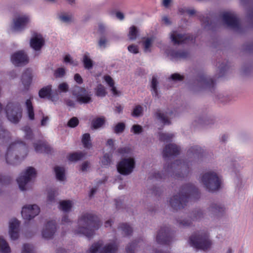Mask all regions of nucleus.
Segmentation results:
<instances>
[{
    "instance_id": "nucleus-1",
    "label": "nucleus",
    "mask_w": 253,
    "mask_h": 253,
    "mask_svg": "<svg viewBox=\"0 0 253 253\" xmlns=\"http://www.w3.org/2000/svg\"><path fill=\"white\" fill-rule=\"evenodd\" d=\"M80 220L84 223V226H79L76 230V233L91 239L102 225V222L96 214L86 212L82 215Z\"/></svg>"
},
{
    "instance_id": "nucleus-2",
    "label": "nucleus",
    "mask_w": 253,
    "mask_h": 253,
    "mask_svg": "<svg viewBox=\"0 0 253 253\" xmlns=\"http://www.w3.org/2000/svg\"><path fill=\"white\" fill-rule=\"evenodd\" d=\"M28 152V147L23 141H16L12 143L5 154L6 163L13 166L19 164L26 157Z\"/></svg>"
},
{
    "instance_id": "nucleus-3",
    "label": "nucleus",
    "mask_w": 253,
    "mask_h": 253,
    "mask_svg": "<svg viewBox=\"0 0 253 253\" xmlns=\"http://www.w3.org/2000/svg\"><path fill=\"white\" fill-rule=\"evenodd\" d=\"M189 246L196 251H207L212 246V243L207 233L194 232L188 238Z\"/></svg>"
},
{
    "instance_id": "nucleus-4",
    "label": "nucleus",
    "mask_w": 253,
    "mask_h": 253,
    "mask_svg": "<svg viewBox=\"0 0 253 253\" xmlns=\"http://www.w3.org/2000/svg\"><path fill=\"white\" fill-rule=\"evenodd\" d=\"M215 81L204 74H199L196 77L191 88L194 91L206 90L212 92L215 88Z\"/></svg>"
},
{
    "instance_id": "nucleus-5",
    "label": "nucleus",
    "mask_w": 253,
    "mask_h": 253,
    "mask_svg": "<svg viewBox=\"0 0 253 253\" xmlns=\"http://www.w3.org/2000/svg\"><path fill=\"white\" fill-rule=\"evenodd\" d=\"M201 181L206 190L211 193L222 189L221 178L219 175H201Z\"/></svg>"
},
{
    "instance_id": "nucleus-6",
    "label": "nucleus",
    "mask_w": 253,
    "mask_h": 253,
    "mask_svg": "<svg viewBox=\"0 0 253 253\" xmlns=\"http://www.w3.org/2000/svg\"><path fill=\"white\" fill-rule=\"evenodd\" d=\"M118 246L115 242L103 244L102 241L93 243L86 251V253H117Z\"/></svg>"
},
{
    "instance_id": "nucleus-7",
    "label": "nucleus",
    "mask_w": 253,
    "mask_h": 253,
    "mask_svg": "<svg viewBox=\"0 0 253 253\" xmlns=\"http://www.w3.org/2000/svg\"><path fill=\"white\" fill-rule=\"evenodd\" d=\"M5 113L8 120L17 124L22 118V109L18 102H8L5 107Z\"/></svg>"
},
{
    "instance_id": "nucleus-8",
    "label": "nucleus",
    "mask_w": 253,
    "mask_h": 253,
    "mask_svg": "<svg viewBox=\"0 0 253 253\" xmlns=\"http://www.w3.org/2000/svg\"><path fill=\"white\" fill-rule=\"evenodd\" d=\"M179 191L187 203L189 200H199L201 196L199 188L192 183L185 184Z\"/></svg>"
},
{
    "instance_id": "nucleus-9",
    "label": "nucleus",
    "mask_w": 253,
    "mask_h": 253,
    "mask_svg": "<svg viewBox=\"0 0 253 253\" xmlns=\"http://www.w3.org/2000/svg\"><path fill=\"white\" fill-rule=\"evenodd\" d=\"M222 18L225 24L234 32L239 34L245 33V28L243 27L240 23L239 19L234 14L225 12L222 14Z\"/></svg>"
},
{
    "instance_id": "nucleus-10",
    "label": "nucleus",
    "mask_w": 253,
    "mask_h": 253,
    "mask_svg": "<svg viewBox=\"0 0 253 253\" xmlns=\"http://www.w3.org/2000/svg\"><path fill=\"white\" fill-rule=\"evenodd\" d=\"M173 238V233L171 228L167 226H161L157 232L155 238L156 243L160 245H169Z\"/></svg>"
},
{
    "instance_id": "nucleus-11",
    "label": "nucleus",
    "mask_w": 253,
    "mask_h": 253,
    "mask_svg": "<svg viewBox=\"0 0 253 253\" xmlns=\"http://www.w3.org/2000/svg\"><path fill=\"white\" fill-rule=\"evenodd\" d=\"M40 212L39 207L36 204L24 205L21 210V216L24 219V224H28L30 221L37 216Z\"/></svg>"
},
{
    "instance_id": "nucleus-12",
    "label": "nucleus",
    "mask_w": 253,
    "mask_h": 253,
    "mask_svg": "<svg viewBox=\"0 0 253 253\" xmlns=\"http://www.w3.org/2000/svg\"><path fill=\"white\" fill-rule=\"evenodd\" d=\"M72 93L80 104H87L92 101L91 92H88L85 88L76 85L72 88Z\"/></svg>"
},
{
    "instance_id": "nucleus-13",
    "label": "nucleus",
    "mask_w": 253,
    "mask_h": 253,
    "mask_svg": "<svg viewBox=\"0 0 253 253\" xmlns=\"http://www.w3.org/2000/svg\"><path fill=\"white\" fill-rule=\"evenodd\" d=\"M135 166L133 158H123L117 165V170L120 174H130Z\"/></svg>"
},
{
    "instance_id": "nucleus-14",
    "label": "nucleus",
    "mask_w": 253,
    "mask_h": 253,
    "mask_svg": "<svg viewBox=\"0 0 253 253\" xmlns=\"http://www.w3.org/2000/svg\"><path fill=\"white\" fill-rule=\"evenodd\" d=\"M57 231V223L55 220H49L44 225L42 230L41 235L42 237L46 240L53 239Z\"/></svg>"
},
{
    "instance_id": "nucleus-15",
    "label": "nucleus",
    "mask_w": 253,
    "mask_h": 253,
    "mask_svg": "<svg viewBox=\"0 0 253 253\" xmlns=\"http://www.w3.org/2000/svg\"><path fill=\"white\" fill-rule=\"evenodd\" d=\"M187 204V203L179 191L172 196L169 200V205L174 211H178L184 209Z\"/></svg>"
},
{
    "instance_id": "nucleus-16",
    "label": "nucleus",
    "mask_w": 253,
    "mask_h": 253,
    "mask_svg": "<svg viewBox=\"0 0 253 253\" xmlns=\"http://www.w3.org/2000/svg\"><path fill=\"white\" fill-rule=\"evenodd\" d=\"M169 55L171 60L178 61L188 59L190 57V52L186 49H172Z\"/></svg>"
},
{
    "instance_id": "nucleus-17",
    "label": "nucleus",
    "mask_w": 253,
    "mask_h": 253,
    "mask_svg": "<svg viewBox=\"0 0 253 253\" xmlns=\"http://www.w3.org/2000/svg\"><path fill=\"white\" fill-rule=\"evenodd\" d=\"M180 148L173 143L166 145L163 150V155L165 159L177 156L180 154Z\"/></svg>"
},
{
    "instance_id": "nucleus-18",
    "label": "nucleus",
    "mask_w": 253,
    "mask_h": 253,
    "mask_svg": "<svg viewBox=\"0 0 253 253\" xmlns=\"http://www.w3.org/2000/svg\"><path fill=\"white\" fill-rule=\"evenodd\" d=\"M11 61L15 65H25L29 62L27 55L24 51L19 50L14 53L11 56Z\"/></svg>"
},
{
    "instance_id": "nucleus-19",
    "label": "nucleus",
    "mask_w": 253,
    "mask_h": 253,
    "mask_svg": "<svg viewBox=\"0 0 253 253\" xmlns=\"http://www.w3.org/2000/svg\"><path fill=\"white\" fill-rule=\"evenodd\" d=\"M209 211L212 216L216 219L222 217L225 213V206L215 203H212L210 205Z\"/></svg>"
},
{
    "instance_id": "nucleus-20",
    "label": "nucleus",
    "mask_w": 253,
    "mask_h": 253,
    "mask_svg": "<svg viewBox=\"0 0 253 253\" xmlns=\"http://www.w3.org/2000/svg\"><path fill=\"white\" fill-rule=\"evenodd\" d=\"M30 21V18L28 15L17 16L13 19V28L16 30H23Z\"/></svg>"
},
{
    "instance_id": "nucleus-21",
    "label": "nucleus",
    "mask_w": 253,
    "mask_h": 253,
    "mask_svg": "<svg viewBox=\"0 0 253 253\" xmlns=\"http://www.w3.org/2000/svg\"><path fill=\"white\" fill-rule=\"evenodd\" d=\"M165 168L169 172L171 171L172 169L175 168L179 169H185L188 170L190 169L189 162L181 160H176L173 163H168L166 164Z\"/></svg>"
},
{
    "instance_id": "nucleus-22",
    "label": "nucleus",
    "mask_w": 253,
    "mask_h": 253,
    "mask_svg": "<svg viewBox=\"0 0 253 253\" xmlns=\"http://www.w3.org/2000/svg\"><path fill=\"white\" fill-rule=\"evenodd\" d=\"M45 41L41 34L34 33L30 40V44L31 48L35 51H39L44 45Z\"/></svg>"
},
{
    "instance_id": "nucleus-23",
    "label": "nucleus",
    "mask_w": 253,
    "mask_h": 253,
    "mask_svg": "<svg viewBox=\"0 0 253 253\" xmlns=\"http://www.w3.org/2000/svg\"><path fill=\"white\" fill-rule=\"evenodd\" d=\"M35 151L37 153L50 154L52 151V148L47 142L44 140H38L33 143Z\"/></svg>"
},
{
    "instance_id": "nucleus-24",
    "label": "nucleus",
    "mask_w": 253,
    "mask_h": 253,
    "mask_svg": "<svg viewBox=\"0 0 253 253\" xmlns=\"http://www.w3.org/2000/svg\"><path fill=\"white\" fill-rule=\"evenodd\" d=\"M170 38L174 44H180L186 43L187 41H193V38L185 34L178 33L174 31L171 34Z\"/></svg>"
},
{
    "instance_id": "nucleus-25",
    "label": "nucleus",
    "mask_w": 253,
    "mask_h": 253,
    "mask_svg": "<svg viewBox=\"0 0 253 253\" xmlns=\"http://www.w3.org/2000/svg\"><path fill=\"white\" fill-rule=\"evenodd\" d=\"M16 180L19 188L22 191L27 190V185L33 179L37 177V175H20Z\"/></svg>"
},
{
    "instance_id": "nucleus-26",
    "label": "nucleus",
    "mask_w": 253,
    "mask_h": 253,
    "mask_svg": "<svg viewBox=\"0 0 253 253\" xmlns=\"http://www.w3.org/2000/svg\"><path fill=\"white\" fill-rule=\"evenodd\" d=\"M205 151L199 146H191L187 151V156L189 158L199 159L205 155Z\"/></svg>"
},
{
    "instance_id": "nucleus-27",
    "label": "nucleus",
    "mask_w": 253,
    "mask_h": 253,
    "mask_svg": "<svg viewBox=\"0 0 253 253\" xmlns=\"http://www.w3.org/2000/svg\"><path fill=\"white\" fill-rule=\"evenodd\" d=\"M21 80L24 89L26 90H29L33 81L32 72L30 69H26L23 72Z\"/></svg>"
},
{
    "instance_id": "nucleus-28",
    "label": "nucleus",
    "mask_w": 253,
    "mask_h": 253,
    "mask_svg": "<svg viewBox=\"0 0 253 253\" xmlns=\"http://www.w3.org/2000/svg\"><path fill=\"white\" fill-rule=\"evenodd\" d=\"M172 111L162 112L160 109H157L155 113V116L164 125H170L171 121L169 118V116L172 114Z\"/></svg>"
},
{
    "instance_id": "nucleus-29",
    "label": "nucleus",
    "mask_w": 253,
    "mask_h": 253,
    "mask_svg": "<svg viewBox=\"0 0 253 253\" xmlns=\"http://www.w3.org/2000/svg\"><path fill=\"white\" fill-rule=\"evenodd\" d=\"M245 6L249 5L247 9V18L250 25L253 27V0H240Z\"/></svg>"
},
{
    "instance_id": "nucleus-30",
    "label": "nucleus",
    "mask_w": 253,
    "mask_h": 253,
    "mask_svg": "<svg viewBox=\"0 0 253 253\" xmlns=\"http://www.w3.org/2000/svg\"><path fill=\"white\" fill-rule=\"evenodd\" d=\"M199 20L201 22L202 26L206 29L213 30L215 27V23L212 21L211 17L208 15L206 16L203 14L198 15Z\"/></svg>"
},
{
    "instance_id": "nucleus-31",
    "label": "nucleus",
    "mask_w": 253,
    "mask_h": 253,
    "mask_svg": "<svg viewBox=\"0 0 253 253\" xmlns=\"http://www.w3.org/2000/svg\"><path fill=\"white\" fill-rule=\"evenodd\" d=\"M2 109V105L0 103V112ZM1 124L2 123L0 120V145H3L9 141L10 136L9 132L3 128Z\"/></svg>"
},
{
    "instance_id": "nucleus-32",
    "label": "nucleus",
    "mask_w": 253,
    "mask_h": 253,
    "mask_svg": "<svg viewBox=\"0 0 253 253\" xmlns=\"http://www.w3.org/2000/svg\"><path fill=\"white\" fill-rule=\"evenodd\" d=\"M46 202L47 205H52L56 202V197L58 195V190L55 188H46Z\"/></svg>"
},
{
    "instance_id": "nucleus-33",
    "label": "nucleus",
    "mask_w": 253,
    "mask_h": 253,
    "mask_svg": "<svg viewBox=\"0 0 253 253\" xmlns=\"http://www.w3.org/2000/svg\"><path fill=\"white\" fill-rule=\"evenodd\" d=\"M39 96L41 98H47L52 100L53 95L52 94V85H47L42 88L39 91Z\"/></svg>"
},
{
    "instance_id": "nucleus-34",
    "label": "nucleus",
    "mask_w": 253,
    "mask_h": 253,
    "mask_svg": "<svg viewBox=\"0 0 253 253\" xmlns=\"http://www.w3.org/2000/svg\"><path fill=\"white\" fill-rule=\"evenodd\" d=\"M73 206V203L71 200H63L59 203L58 208L65 213L70 212Z\"/></svg>"
},
{
    "instance_id": "nucleus-35",
    "label": "nucleus",
    "mask_w": 253,
    "mask_h": 253,
    "mask_svg": "<svg viewBox=\"0 0 253 253\" xmlns=\"http://www.w3.org/2000/svg\"><path fill=\"white\" fill-rule=\"evenodd\" d=\"M25 106L29 119L31 121L34 120L35 119V113L31 98L26 100L25 102Z\"/></svg>"
},
{
    "instance_id": "nucleus-36",
    "label": "nucleus",
    "mask_w": 253,
    "mask_h": 253,
    "mask_svg": "<svg viewBox=\"0 0 253 253\" xmlns=\"http://www.w3.org/2000/svg\"><path fill=\"white\" fill-rule=\"evenodd\" d=\"M11 248L8 243L2 236H0V253H10Z\"/></svg>"
},
{
    "instance_id": "nucleus-37",
    "label": "nucleus",
    "mask_w": 253,
    "mask_h": 253,
    "mask_svg": "<svg viewBox=\"0 0 253 253\" xmlns=\"http://www.w3.org/2000/svg\"><path fill=\"white\" fill-rule=\"evenodd\" d=\"M82 61L84 68L87 70L91 69L94 65L93 61L90 59L88 52H86L84 54Z\"/></svg>"
},
{
    "instance_id": "nucleus-38",
    "label": "nucleus",
    "mask_w": 253,
    "mask_h": 253,
    "mask_svg": "<svg viewBox=\"0 0 253 253\" xmlns=\"http://www.w3.org/2000/svg\"><path fill=\"white\" fill-rule=\"evenodd\" d=\"M216 66H218V68H219V73L218 78L223 77L226 71L229 68L228 61H225L221 63H220L219 61H217Z\"/></svg>"
},
{
    "instance_id": "nucleus-39",
    "label": "nucleus",
    "mask_w": 253,
    "mask_h": 253,
    "mask_svg": "<svg viewBox=\"0 0 253 253\" xmlns=\"http://www.w3.org/2000/svg\"><path fill=\"white\" fill-rule=\"evenodd\" d=\"M105 120L104 117H97L93 119L91 123V128L97 129L104 125Z\"/></svg>"
},
{
    "instance_id": "nucleus-40",
    "label": "nucleus",
    "mask_w": 253,
    "mask_h": 253,
    "mask_svg": "<svg viewBox=\"0 0 253 253\" xmlns=\"http://www.w3.org/2000/svg\"><path fill=\"white\" fill-rule=\"evenodd\" d=\"M189 175H149L148 179L149 180L156 179V180L165 179L167 176H170L171 177L185 178Z\"/></svg>"
},
{
    "instance_id": "nucleus-41",
    "label": "nucleus",
    "mask_w": 253,
    "mask_h": 253,
    "mask_svg": "<svg viewBox=\"0 0 253 253\" xmlns=\"http://www.w3.org/2000/svg\"><path fill=\"white\" fill-rule=\"evenodd\" d=\"M139 36V31L137 28L135 26H131L129 29V32L127 36L129 40L134 41Z\"/></svg>"
},
{
    "instance_id": "nucleus-42",
    "label": "nucleus",
    "mask_w": 253,
    "mask_h": 253,
    "mask_svg": "<svg viewBox=\"0 0 253 253\" xmlns=\"http://www.w3.org/2000/svg\"><path fill=\"white\" fill-rule=\"evenodd\" d=\"M203 217V212L201 210L192 211L189 214V217L193 221L200 220Z\"/></svg>"
},
{
    "instance_id": "nucleus-43",
    "label": "nucleus",
    "mask_w": 253,
    "mask_h": 253,
    "mask_svg": "<svg viewBox=\"0 0 253 253\" xmlns=\"http://www.w3.org/2000/svg\"><path fill=\"white\" fill-rule=\"evenodd\" d=\"M82 142L85 148L90 149L92 147L90 136L89 133H86L83 135Z\"/></svg>"
},
{
    "instance_id": "nucleus-44",
    "label": "nucleus",
    "mask_w": 253,
    "mask_h": 253,
    "mask_svg": "<svg viewBox=\"0 0 253 253\" xmlns=\"http://www.w3.org/2000/svg\"><path fill=\"white\" fill-rule=\"evenodd\" d=\"M84 156L82 152H74L70 154L68 156V160L70 162H77L81 160Z\"/></svg>"
},
{
    "instance_id": "nucleus-45",
    "label": "nucleus",
    "mask_w": 253,
    "mask_h": 253,
    "mask_svg": "<svg viewBox=\"0 0 253 253\" xmlns=\"http://www.w3.org/2000/svg\"><path fill=\"white\" fill-rule=\"evenodd\" d=\"M199 124L203 125H209L214 123V119L207 116L199 117L197 120Z\"/></svg>"
},
{
    "instance_id": "nucleus-46",
    "label": "nucleus",
    "mask_w": 253,
    "mask_h": 253,
    "mask_svg": "<svg viewBox=\"0 0 253 253\" xmlns=\"http://www.w3.org/2000/svg\"><path fill=\"white\" fill-rule=\"evenodd\" d=\"M120 227L126 236L132 235L133 233L132 228L127 223L125 222L121 223Z\"/></svg>"
},
{
    "instance_id": "nucleus-47",
    "label": "nucleus",
    "mask_w": 253,
    "mask_h": 253,
    "mask_svg": "<svg viewBox=\"0 0 253 253\" xmlns=\"http://www.w3.org/2000/svg\"><path fill=\"white\" fill-rule=\"evenodd\" d=\"M12 178L9 175H0V185L7 186L12 182Z\"/></svg>"
},
{
    "instance_id": "nucleus-48",
    "label": "nucleus",
    "mask_w": 253,
    "mask_h": 253,
    "mask_svg": "<svg viewBox=\"0 0 253 253\" xmlns=\"http://www.w3.org/2000/svg\"><path fill=\"white\" fill-rule=\"evenodd\" d=\"M151 194L156 197H161L163 193V190L160 186L153 185L149 189Z\"/></svg>"
},
{
    "instance_id": "nucleus-49",
    "label": "nucleus",
    "mask_w": 253,
    "mask_h": 253,
    "mask_svg": "<svg viewBox=\"0 0 253 253\" xmlns=\"http://www.w3.org/2000/svg\"><path fill=\"white\" fill-rule=\"evenodd\" d=\"M95 93L97 96L103 97L106 96L107 92L105 87L102 84H99L95 88Z\"/></svg>"
},
{
    "instance_id": "nucleus-50",
    "label": "nucleus",
    "mask_w": 253,
    "mask_h": 253,
    "mask_svg": "<svg viewBox=\"0 0 253 253\" xmlns=\"http://www.w3.org/2000/svg\"><path fill=\"white\" fill-rule=\"evenodd\" d=\"M21 253H36L32 244L24 243L22 246Z\"/></svg>"
},
{
    "instance_id": "nucleus-51",
    "label": "nucleus",
    "mask_w": 253,
    "mask_h": 253,
    "mask_svg": "<svg viewBox=\"0 0 253 253\" xmlns=\"http://www.w3.org/2000/svg\"><path fill=\"white\" fill-rule=\"evenodd\" d=\"M22 130L25 132L24 137L26 139L32 140L34 138V133L32 129L29 126H25L22 128Z\"/></svg>"
},
{
    "instance_id": "nucleus-52",
    "label": "nucleus",
    "mask_w": 253,
    "mask_h": 253,
    "mask_svg": "<svg viewBox=\"0 0 253 253\" xmlns=\"http://www.w3.org/2000/svg\"><path fill=\"white\" fill-rule=\"evenodd\" d=\"M143 108L140 105H137L133 108L131 113V116L135 118H138L143 115Z\"/></svg>"
},
{
    "instance_id": "nucleus-53",
    "label": "nucleus",
    "mask_w": 253,
    "mask_h": 253,
    "mask_svg": "<svg viewBox=\"0 0 253 253\" xmlns=\"http://www.w3.org/2000/svg\"><path fill=\"white\" fill-rule=\"evenodd\" d=\"M253 70V63H245L242 67V73L244 75H248Z\"/></svg>"
},
{
    "instance_id": "nucleus-54",
    "label": "nucleus",
    "mask_w": 253,
    "mask_h": 253,
    "mask_svg": "<svg viewBox=\"0 0 253 253\" xmlns=\"http://www.w3.org/2000/svg\"><path fill=\"white\" fill-rule=\"evenodd\" d=\"M20 221L16 218L14 217L11 219L9 221V229H19L20 230Z\"/></svg>"
},
{
    "instance_id": "nucleus-55",
    "label": "nucleus",
    "mask_w": 253,
    "mask_h": 253,
    "mask_svg": "<svg viewBox=\"0 0 253 253\" xmlns=\"http://www.w3.org/2000/svg\"><path fill=\"white\" fill-rule=\"evenodd\" d=\"M8 234L11 240L16 241L20 237V230L9 229Z\"/></svg>"
},
{
    "instance_id": "nucleus-56",
    "label": "nucleus",
    "mask_w": 253,
    "mask_h": 253,
    "mask_svg": "<svg viewBox=\"0 0 253 253\" xmlns=\"http://www.w3.org/2000/svg\"><path fill=\"white\" fill-rule=\"evenodd\" d=\"M158 84V82L157 77L154 76H153L151 81V87L152 88V90L153 91L154 93V95L155 96H158V90L157 88Z\"/></svg>"
},
{
    "instance_id": "nucleus-57",
    "label": "nucleus",
    "mask_w": 253,
    "mask_h": 253,
    "mask_svg": "<svg viewBox=\"0 0 253 253\" xmlns=\"http://www.w3.org/2000/svg\"><path fill=\"white\" fill-rule=\"evenodd\" d=\"M242 50L246 53H253V41L245 43L243 45Z\"/></svg>"
},
{
    "instance_id": "nucleus-58",
    "label": "nucleus",
    "mask_w": 253,
    "mask_h": 253,
    "mask_svg": "<svg viewBox=\"0 0 253 253\" xmlns=\"http://www.w3.org/2000/svg\"><path fill=\"white\" fill-rule=\"evenodd\" d=\"M173 137V135L170 133H161L159 134V139L163 142L170 141Z\"/></svg>"
},
{
    "instance_id": "nucleus-59",
    "label": "nucleus",
    "mask_w": 253,
    "mask_h": 253,
    "mask_svg": "<svg viewBox=\"0 0 253 253\" xmlns=\"http://www.w3.org/2000/svg\"><path fill=\"white\" fill-rule=\"evenodd\" d=\"M126 128V125L123 122L118 123L114 128V131L117 134L124 132Z\"/></svg>"
},
{
    "instance_id": "nucleus-60",
    "label": "nucleus",
    "mask_w": 253,
    "mask_h": 253,
    "mask_svg": "<svg viewBox=\"0 0 253 253\" xmlns=\"http://www.w3.org/2000/svg\"><path fill=\"white\" fill-rule=\"evenodd\" d=\"M112 161V157L108 154H104L101 160V164L104 166H109Z\"/></svg>"
},
{
    "instance_id": "nucleus-61",
    "label": "nucleus",
    "mask_w": 253,
    "mask_h": 253,
    "mask_svg": "<svg viewBox=\"0 0 253 253\" xmlns=\"http://www.w3.org/2000/svg\"><path fill=\"white\" fill-rule=\"evenodd\" d=\"M115 208L117 211L123 210L125 208L124 199H114Z\"/></svg>"
},
{
    "instance_id": "nucleus-62",
    "label": "nucleus",
    "mask_w": 253,
    "mask_h": 253,
    "mask_svg": "<svg viewBox=\"0 0 253 253\" xmlns=\"http://www.w3.org/2000/svg\"><path fill=\"white\" fill-rule=\"evenodd\" d=\"M137 247L136 242H131L126 247V253H134L135 250Z\"/></svg>"
},
{
    "instance_id": "nucleus-63",
    "label": "nucleus",
    "mask_w": 253,
    "mask_h": 253,
    "mask_svg": "<svg viewBox=\"0 0 253 253\" xmlns=\"http://www.w3.org/2000/svg\"><path fill=\"white\" fill-rule=\"evenodd\" d=\"M177 222L179 224V226L182 227H189L192 224L191 219L184 218L183 219H177Z\"/></svg>"
},
{
    "instance_id": "nucleus-64",
    "label": "nucleus",
    "mask_w": 253,
    "mask_h": 253,
    "mask_svg": "<svg viewBox=\"0 0 253 253\" xmlns=\"http://www.w3.org/2000/svg\"><path fill=\"white\" fill-rule=\"evenodd\" d=\"M79 121L78 118L73 117L71 118L67 123V126L71 128H74L78 126Z\"/></svg>"
}]
</instances>
